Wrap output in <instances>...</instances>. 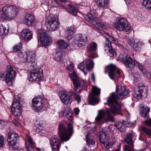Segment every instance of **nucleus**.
Segmentation results:
<instances>
[{"mask_svg":"<svg viewBox=\"0 0 151 151\" xmlns=\"http://www.w3.org/2000/svg\"><path fill=\"white\" fill-rule=\"evenodd\" d=\"M101 89L96 86H93L92 93H90L88 96V99L91 104L95 105L98 103V100L95 96H98L100 94Z\"/></svg>","mask_w":151,"mask_h":151,"instance_id":"obj_12","label":"nucleus"},{"mask_svg":"<svg viewBox=\"0 0 151 151\" xmlns=\"http://www.w3.org/2000/svg\"><path fill=\"white\" fill-rule=\"evenodd\" d=\"M120 60H122L125 63L126 66L130 68H133L136 64L132 58L126 54H121L119 56Z\"/></svg>","mask_w":151,"mask_h":151,"instance_id":"obj_14","label":"nucleus"},{"mask_svg":"<svg viewBox=\"0 0 151 151\" xmlns=\"http://www.w3.org/2000/svg\"><path fill=\"white\" fill-rule=\"evenodd\" d=\"M109 130V129L108 127H105L102 129V132H101V133L107 135V133Z\"/></svg>","mask_w":151,"mask_h":151,"instance_id":"obj_50","label":"nucleus"},{"mask_svg":"<svg viewBox=\"0 0 151 151\" xmlns=\"http://www.w3.org/2000/svg\"><path fill=\"white\" fill-rule=\"evenodd\" d=\"M12 122L16 126H18L19 124L18 122L15 120H13L12 121Z\"/></svg>","mask_w":151,"mask_h":151,"instance_id":"obj_57","label":"nucleus"},{"mask_svg":"<svg viewBox=\"0 0 151 151\" xmlns=\"http://www.w3.org/2000/svg\"><path fill=\"white\" fill-rule=\"evenodd\" d=\"M145 106L143 104H141L140 105V108H141V109H145Z\"/></svg>","mask_w":151,"mask_h":151,"instance_id":"obj_63","label":"nucleus"},{"mask_svg":"<svg viewBox=\"0 0 151 151\" xmlns=\"http://www.w3.org/2000/svg\"><path fill=\"white\" fill-rule=\"evenodd\" d=\"M4 78V74L3 73L0 72V78Z\"/></svg>","mask_w":151,"mask_h":151,"instance_id":"obj_60","label":"nucleus"},{"mask_svg":"<svg viewBox=\"0 0 151 151\" xmlns=\"http://www.w3.org/2000/svg\"><path fill=\"white\" fill-rule=\"evenodd\" d=\"M12 114L15 116L21 115L22 111L21 105L18 100H14L11 107Z\"/></svg>","mask_w":151,"mask_h":151,"instance_id":"obj_15","label":"nucleus"},{"mask_svg":"<svg viewBox=\"0 0 151 151\" xmlns=\"http://www.w3.org/2000/svg\"><path fill=\"white\" fill-rule=\"evenodd\" d=\"M19 140L18 135L17 134L14 132L8 133L7 141L10 147L17 149L19 145Z\"/></svg>","mask_w":151,"mask_h":151,"instance_id":"obj_7","label":"nucleus"},{"mask_svg":"<svg viewBox=\"0 0 151 151\" xmlns=\"http://www.w3.org/2000/svg\"><path fill=\"white\" fill-rule=\"evenodd\" d=\"M68 132H67L66 128L64 125L60 124L59 125V136L63 142H66L69 140L73 133V127L72 124L68 123Z\"/></svg>","mask_w":151,"mask_h":151,"instance_id":"obj_3","label":"nucleus"},{"mask_svg":"<svg viewBox=\"0 0 151 151\" xmlns=\"http://www.w3.org/2000/svg\"><path fill=\"white\" fill-rule=\"evenodd\" d=\"M114 27L120 31H125L129 34L131 31V26L125 18H120L117 19L113 24Z\"/></svg>","mask_w":151,"mask_h":151,"instance_id":"obj_5","label":"nucleus"},{"mask_svg":"<svg viewBox=\"0 0 151 151\" xmlns=\"http://www.w3.org/2000/svg\"><path fill=\"white\" fill-rule=\"evenodd\" d=\"M27 142L26 143V147L28 151H34V148L35 147V144L33 142L32 139L29 136L26 137Z\"/></svg>","mask_w":151,"mask_h":151,"instance_id":"obj_24","label":"nucleus"},{"mask_svg":"<svg viewBox=\"0 0 151 151\" xmlns=\"http://www.w3.org/2000/svg\"><path fill=\"white\" fill-rule=\"evenodd\" d=\"M62 114L64 116L65 114V116L70 120H72L73 119V114L72 112L70 111H68L67 110L65 109L63 110L62 112Z\"/></svg>","mask_w":151,"mask_h":151,"instance_id":"obj_34","label":"nucleus"},{"mask_svg":"<svg viewBox=\"0 0 151 151\" xmlns=\"http://www.w3.org/2000/svg\"><path fill=\"white\" fill-rule=\"evenodd\" d=\"M65 6H67V8L68 9V11L72 15L76 16L78 12V10L75 6L72 4H70L69 2L65 4Z\"/></svg>","mask_w":151,"mask_h":151,"instance_id":"obj_27","label":"nucleus"},{"mask_svg":"<svg viewBox=\"0 0 151 151\" xmlns=\"http://www.w3.org/2000/svg\"><path fill=\"white\" fill-rule=\"evenodd\" d=\"M150 109L148 107L146 106L145 109H141L140 114L143 117L147 118L149 116V112Z\"/></svg>","mask_w":151,"mask_h":151,"instance_id":"obj_33","label":"nucleus"},{"mask_svg":"<svg viewBox=\"0 0 151 151\" xmlns=\"http://www.w3.org/2000/svg\"><path fill=\"white\" fill-rule=\"evenodd\" d=\"M57 44L61 49H66L68 46V45L67 43L65 42L63 40H58L57 42Z\"/></svg>","mask_w":151,"mask_h":151,"instance_id":"obj_32","label":"nucleus"},{"mask_svg":"<svg viewBox=\"0 0 151 151\" xmlns=\"http://www.w3.org/2000/svg\"><path fill=\"white\" fill-rule=\"evenodd\" d=\"M65 4L64 5L63 4H60L59 5V6L61 8L63 9H65V7L67 6H65Z\"/></svg>","mask_w":151,"mask_h":151,"instance_id":"obj_58","label":"nucleus"},{"mask_svg":"<svg viewBox=\"0 0 151 151\" xmlns=\"http://www.w3.org/2000/svg\"><path fill=\"white\" fill-rule=\"evenodd\" d=\"M138 69L141 70V69L143 68V67L139 63L138 64Z\"/></svg>","mask_w":151,"mask_h":151,"instance_id":"obj_61","label":"nucleus"},{"mask_svg":"<svg viewBox=\"0 0 151 151\" xmlns=\"http://www.w3.org/2000/svg\"><path fill=\"white\" fill-rule=\"evenodd\" d=\"M125 151H133V146L126 145L124 148Z\"/></svg>","mask_w":151,"mask_h":151,"instance_id":"obj_47","label":"nucleus"},{"mask_svg":"<svg viewBox=\"0 0 151 151\" xmlns=\"http://www.w3.org/2000/svg\"><path fill=\"white\" fill-rule=\"evenodd\" d=\"M38 36L40 40L41 44L45 47L49 45L51 42L50 37L44 30L42 29L39 30Z\"/></svg>","mask_w":151,"mask_h":151,"instance_id":"obj_9","label":"nucleus"},{"mask_svg":"<svg viewBox=\"0 0 151 151\" xmlns=\"http://www.w3.org/2000/svg\"><path fill=\"white\" fill-rule=\"evenodd\" d=\"M145 86L142 83H140L138 85L137 87L145 88Z\"/></svg>","mask_w":151,"mask_h":151,"instance_id":"obj_56","label":"nucleus"},{"mask_svg":"<svg viewBox=\"0 0 151 151\" xmlns=\"http://www.w3.org/2000/svg\"><path fill=\"white\" fill-rule=\"evenodd\" d=\"M87 39V36L85 34H77L74 37L75 42L79 47L84 46Z\"/></svg>","mask_w":151,"mask_h":151,"instance_id":"obj_18","label":"nucleus"},{"mask_svg":"<svg viewBox=\"0 0 151 151\" xmlns=\"http://www.w3.org/2000/svg\"><path fill=\"white\" fill-rule=\"evenodd\" d=\"M45 101V100L42 99L40 97L33 99L31 105L33 109L36 112L41 111L42 108L43 102Z\"/></svg>","mask_w":151,"mask_h":151,"instance_id":"obj_13","label":"nucleus"},{"mask_svg":"<svg viewBox=\"0 0 151 151\" xmlns=\"http://www.w3.org/2000/svg\"><path fill=\"white\" fill-rule=\"evenodd\" d=\"M115 125L119 130L120 132H123L125 130L126 126L121 122H116Z\"/></svg>","mask_w":151,"mask_h":151,"instance_id":"obj_39","label":"nucleus"},{"mask_svg":"<svg viewBox=\"0 0 151 151\" xmlns=\"http://www.w3.org/2000/svg\"><path fill=\"white\" fill-rule=\"evenodd\" d=\"M22 48V44L19 43L18 44L14 47L13 49L14 51H18L20 50Z\"/></svg>","mask_w":151,"mask_h":151,"instance_id":"obj_46","label":"nucleus"},{"mask_svg":"<svg viewBox=\"0 0 151 151\" xmlns=\"http://www.w3.org/2000/svg\"><path fill=\"white\" fill-rule=\"evenodd\" d=\"M142 131L145 133L148 136L151 135V130L147 128L143 127L141 128Z\"/></svg>","mask_w":151,"mask_h":151,"instance_id":"obj_43","label":"nucleus"},{"mask_svg":"<svg viewBox=\"0 0 151 151\" xmlns=\"http://www.w3.org/2000/svg\"><path fill=\"white\" fill-rule=\"evenodd\" d=\"M32 32L29 29H23L22 32V38L25 41H29L32 37Z\"/></svg>","mask_w":151,"mask_h":151,"instance_id":"obj_22","label":"nucleus"},{"mask_svg":"<svg viewBox=\"0 0 151 151\" xmlns=\"http://www.w3.org/2000/svg\"><path fill=\"white\" fill-rule=\"evenodd\" d=\"M24 22L27 25L32 26L34 24L35 19L34 16L32 14L27 13L24 18Z\"/></svg>","mask_w":151,"mask_h":151,"instance_id":"obj_21","label":"nucleus"},{"mask_svg":"<svg viewBox=\"0 0 151 151\" xmlns=\"http://www.w3.org/2000/svg\"><path fill=\"white\" fill-rule=\"evenodd\" d=\"M104 50L106 52H109L110 56L111 57H115L116 55V53L111 46V44L109 42H106L104 46Z\"/></svg>","mask_w":151,"mask_h":151,"instance_id":"obj_23","label":"nucleus"},{"mask_svg":"<svg viewBox=\"0 0 151 151\" xmlns=\"http://www.w3.org/2000/svg\"><path fill=\"white\" fill-rule=\"evenodd\" d=\"M6 31V27H4L2 25H0V35H2L4 34H6V33L7 32V30Z\"/></svg>","mask_w":151,"mask_h":151,"instance_id":"obj_45","label":"nucleus"},{"mask_svg":"<svg viewBox=\"0 0 151 151\" xmlns=\"http://www.w3.org/2000/svg\"><path fill=\"white\" fill-rule=\"evenodd\" d=\"M97 45L94 42L91 43L89 46L88 47V48L89 51H95L97 49Z\"/></svg>","mask_w":151,"mask_h":151,"instance_id":"obj_41","label":"nucleus"},{"mask_svg":"<svg viewBox=\"0 0 151 151\" xmlns=\"http://www.w3.org/2000/svg\"><path fill=\"white\" fill-rule=\"evenodd\" d=\"M129 43L130 45L133 47V49L135 51L140 50V46L142 45V43L139 40H132L130 41Z\"/></svg>","mask_w":151,"mask_h":151,"instance_id":"obj_26","label":"nucleus"},{"mask_svg":"<svg viewBox=\"0 0 151 151\" xmlns=\"http://www.w3.org/2000/svg\"><path fill=\"white\" fill-rule=\"evenodd\" d=\"M102 36L104 37L107 41L106 42L115 43L116 42V40L115 38L109 36L107 33H104L102 34Z\"/></svg>","mask_w":151,"mask_h":151,"instance_id":"obj_28","label":"nucleus"},{"mask_svg":"<svg viewBox=\"0 0 151 151\" xmlns=\"http://www.w3.org/2000/svg\"><path fill=\"white\" fill-rule=\"evenodd\" d=\"M129 92L124 85L117 86L115 92L109 97L107 102L104 103V104L111 106L110 109L113 114L122 115L121 106L117 102L116 99H122L123 97L127 95Z\"/></svg>","mask_w":151,"mask_h":151,"instance_id":"obj_1","label":"nucleus"},{"mask_svg":"<svg viewBox=\"0 0 151 151\" xmlns=\"http://www.w3.org/2000/svg\"><path fill=\"white\" fill-rule=\"evenodd\" d=\"M35 55V51L29 52L27 53V62H30L34 60Z\"/></svg>","mask_w":151,"mask_h":151,"instance_id":"obj_37","label":"nucleus"},{"mask_svg":"<svg viewBox=\"0 0 151 151\" xmlns=\"http://www.w3.org/2000/svg\"><path fill=\"white\" fill-rule=\"evenodd\" d=\"M91 78H92V79H93V81H95V75H94V74L93 73H92V74H91Z\"/></svg>","mask_w":151,"mask_h":151,"instance_id":"obj_62","label":"nucleus"},{"mask_svg":"<svg viewBox=\"0 0 151 151\" xmlns=\"http://www.w3.org/2000/svg\"><path fill=\"white\" fill-rule=\"evenodd\" d=\"M127 5L130 4L131 2V0H124Z\"/></svg>","mask_w":151,"mask_h":151,"instance_id":"obj_59","label":"nucleus"},{"mask_svg":"<svg viewBox=\"0 0 151 151\" xmlns=\"http://www.w3.org/2000/svg\"><path fill=\"white\" fill-rule=\"evenodd\" d=\"M59 96L62 101L65 104H67L69 103H70V97L65 93V92L61 91L59 92Z\"/></svg>","mask_w":151,"mask_h":151,"instance_id":"obj_25","label":"nucleus"},{"mask_svg":"<svg viewBox=\"0 0 151 151\" xmlns=\"http://www.w3.org/2000/svg\"><path fill=\"white\" fill-rule=\"evenodd\" d=\"M37 123L36 127L40 130H42L43 125L45 123L44 121L40 119H38L37 121Z\"/></svg>","mask_w":151,"mask_h":151,"instance_id":"obj_42","label":"nucleus"},{"mask_svg":"<svg viewBox=\"0 0 151 151\" xmlns=\"http://www.w3.org/2000/svg\"><path fill=\"white\" fill-rule=\"evenodd\" d=\"M144 88H145L137 87L135 88L134 89V95L135 96H134V97H136L138 98H142V93L143 91Z\"/></svg>","mask_w":151,"mask_h":151,"instance_id":"obj_31","label":"nucleus"},{"mask_svg":"<svg viewBox=\"0 0 151 151\" xmlns=\"http://www.w3.org/2000/svg\"><path fill=\"white\" fill-rule=\"evenodd\" d=\"M42 69L39 68L32 70L29 75L30 82L35 81L37 82L40 81L42 75Z\"/></svg>","mask_w":151,"mask_h":151,"instance_id":"obj_10","label":"nucleus"},{"mask_svg":"<svg viewBox=\"0 0 151 151\" xmlns=\"http://www.w3.org/2000/svg\"><path fill=\"white\" fill-rule=\"evenodd\" d=\"M139 139L140 140L142 141H145V139H143L141 136H140L139 137Z\"/></svg>","mask_w":151,"mask_h":151,"instance_id":"obj_64","label":"nucleus"},{"mask_svg":"<svg viewBox=\"0 0 151 151\" xmlns=\"http://www.w3.org/2000/svg\"><path fill=\"white\" fill-rule=\"evenodd\" d=\"M47 23L49 25L50 30L54 31L58 29L60 23L57 16L50 15L48 17Z\"/></svg>","mask_w":151,"mask_h":151,"instance_id":"obj_8","label":"nucleus"},{"mask_svg":"<svg viewBox=\"0 0 151 151\" xmlns=\"http://www.w3.org/2000/svg\"><path fill=\"white\" fill-rule=\"evenodd\" d=\"M74 28L72 27H68L65 32L66 37L68 40H70L73 34Z\"/></svg>","mask_w":151,"mask_h":151,"instance_id":"obj_30","label":"nucleus"},{"mask_svg":"<svg viewBox=\"0 0 151 151\" xmlns=\"http://www.w3.org/2000/svg\"><path fill=\"white\" fill-rule=\"evenodd\" d=\"M74 67V65L71 63L70 64V66L67 68V69L71 71L73 70Z\"/></svg>","mask_w":151,"mask_h":151,"instance_id":"obj_52","label":"nucleus"},{"mask_svg":"<svg viewBox=\"0 0 151 151\" xmlns=\"http://www.w3.org/2000/svg\"><path fill=\"white\" fill-rule=\"evenodd\" d=\"M113 118V117L110 111L109 110H107L105 112L103 110L99 111L95 119L97 122H99L102 119L111 120Z\"/></svg>","mask_w":151,"mask_h":151,"instance_id":"obj_16","label":"nucleus"},{"mask_svg":"<svg viewBox=\"0 0 151 151\" xmlns=\"http://www.w3.org/2000/svg\"><path fill=\"white\" fill-rule=\"evenodd\" d=\"M17 12L18 10L15 6L7 5L3 7L0 16L6 20H9L15 17Z\"/></svg>","mask_w":151,"mask_h":151,"instance_id":"obj_4","label":"nucleus"},{"mask_svg":"<svg viewBox=\"0 0 151 151\" xmlns=\"http://www.w3.org/2000/svg\"><path fill=\"white\" fill-rule=\"evenodd\" d=\"M86 142L89 145H93L95 144V141L91 139L90 137V134L88 133L86 136Z\"/></svg>","mask_w":151,"mask_h":151,"instance_id":"obj_40","label":"nucleus"},{"mask_svg":"<svg viewBox=\"0 0 151 151\" xmlns=\"http://www.w3.org/2000/svg\"><path fill=\"white\" fill-rule=\"evenodd\" d=\"M107 71L109 73V76L111 79L113 80L116 76V72L119 75H120L121 72L119 69L116 68V66L112 64H111L106 67Z\"/></svg>","mask_w":151,"mask_h":151,"instance_id":"obj_19","label":"nucleus"},{"mask_svg":"<svg viewBox=\"0 0 151 151\" xmlns=\"http://www.w3.org/2000/svg\"><path fill=\"white\" fill-rule=\"evenodd\" d=\"M140 70L142 72L143 74L145 76L146 78H148L149 77V74L147 73L146 70L145 68H143Z\"/></svg>","mask_w":151,"mask_h":151,"instance_id":"obj_48","label":"nucleus"},{"mask_svg":"<svg viewBox=\"0 0 151 151\" xmlns=\"http://www.w3.org/2000/svg\"><path fill=\"white\" fill-rule=\"evenodd\" d=\"M74 111L76 115L78 114H79L80 111L77 108H75L74 109Z\"/></svg>","mask_w":151,"mask_h":151,"instance_id":"obj_55","label":"nucleus"},{"mask_svg":"<svg viewBox=\"0 0 151 151\" xmlns=\"http://www.w3.org/2000/svg\"><path fill=\"white\" fill-rule=\"evenodd\" d=\"M70 76L74 86V89L70 90L69 92V94L74 97L78 104L81 101V97L77 93L81 92L84 87L86 86V84L77 76L74 71L73 73L70 74Z\"/></svg>","mask_w":151,"mask_h":151,"instance_id":"obj_2","label":"nucleus"},{"mask_svg":"<svg viewBox=\"0 0 151 151\" xmlns=\"http://www.w3.org/2000/svg\"><path fill=\"white\" fill-rule=\"evenodd\" d=\"M106 134L101 133L99 136V138L100 141L101 143L104 144V142L106 140Z\"/></svg>","mask_w":151,"mask_h":151,"instance_id":"obj_44","label":"nucleus"},{"mask_svg":"<svg viewBox=\"0 0 151 151\" xmlns=\"http://www.w3.org/2000/svg\"><path fill=\"white\" fill-rule=\"evenodd\" d=\"M19 59V60L23 62H27V53L20 52L18 53Z\"/></svg>","mask_w":151,"mask_h":151,"instance_id":"obj_29","label":"nucleus"},{"mask_svg":"<svg viewBox=\"0 0 151 151\" xmlns=\"http://www.w3.org/2000/svg\"><path fill=\"white\" fill-rule=\"evenodd\" d=\"M141 1L146 9L151 10V0H141Z\"/></svg>","mask_w":151,"mask_h":151,"instance_id":"obj_36","label":"nucleus"},{"mask_svg":"<svg viewBox=\"0 0 151 151\" xmlns=\"http://www.w3.org/2000/svg\"><path fill=\"white\" fill-rule=\"evenodd\" d=\"M98 14L95 11L92 10L90 11V14L86 15L85 17L86 19L91 24H92L96 27L101 28H105L106 24L104 22H97V21Z\"/></svg>","mask_w":151,"mask_h":151,"instance_id":"obj_6","label":"nucleus"},{"mask_svg":"<svg viewBox=\"0 0 151 151\" xmlns=\"http://www.w3.org/2000/svg\"><path fill=\"white\" fill-rule=\"evenodd\" d=\"M133 135L132 133H129L127 135L126 138L124 139L125 141L128 144H132L133 143Z\"/></svg>","mask_w":151,"mask_h":151,"instance_id":"obj_38","label":"nucleus"},{"mask_svg":"<svg viewBox=\"0 0 151 151\" xmlns=\"http://www.w3.org/2000/svg\"><path fill=\"white\" fill-rule=\"evenodd\" d=\"M4 124L5 122L1 120H0V129L3 128L4 127Z\"/></svg>","mask_w":151,"mask_h":151,"instance_id":"obj_54","label":"nucleus"},{"mask_svg":"<svg viewBox=\"0 0 151 151\" xmlns=\"http://www.w3.org/2000/svg\"><path fill=\"white\" fill-rule=\"evenodd\" d=\"M95 2L98 6L101 7L106 6L109 3L108 0H98Z\"/></svg>","mask_w":151,"mask_h":151,"instance_id":"obj_35","label":"nucleus"},{"mask_svg":"<svg viewBox=\"0 0 151 151\" xmlns=\"http://www.w3.org/2000/svg\"><path fill=\"white\" fill-rule=\"evenodd\" d=\"M50 143L52 151H59L61 145L60 141L56 138L52 137L50 138Z\"/></svg>","mask_w":151,"mask_h":151,"instance_id":"obj_20","label":"nucleus"},{"mask_svg":"<svg viewBox=\"0 0 151 151\" xmlns=\"http://www.w3.org/2000/svg\"><path fill=\"white\" fill-rule=\"evenodd\" d=\"M4 139L2 136H0V147H2L4 145Z\"/></svg>","mask_w":151,"mask_h":151,"instance_id":"obj_51","label":"nucleus"},{"mask_svg":"<svg viewBox=\"0 0 151 151\" xmlns=\"http://www.w3.org/2000/svg\"><path fill=\"white\" fill-rule=\"evenodd\" d=\"M144 122V124L146 125L149 127H151V119L145 120Z\"/></svg>","mask_w":151,"mask_h":151,"instance_id":"obj_49","label":"nucleus"},{"mask_svg":"<svg viewBox=\"0 0 151 151\" xmlns=\"http://www.w3.org/2000/svg\"><path fill=\"white\" fill-rule=\"evenodd\" d=\"M94 63L91 59L85 60L80 63L78 65V67L84 73L85 70H90L93 67Z\"/></svg>","mask_w":151,"mask_h":151,"instance_id":"obj_17","label":"nucleus"},{"mask_svg":"<svg viewBox=\"0 0 151 151\" xmlns=\"http://www.w3.org/2000/svg\"><path fill=\"white\" fill-rule=\"evenodd\" d=\"M15 76L16 73L13 70L12 66L11 65L8 66L5 76V80L8 85L11 86L12 85V81Z\"/></svg>","mask_w":151,"mask_h":151,"instance_id":"obj_11","label":"nucleus"},{"mask_svg":"<svg viewBox=\"0 0 151 151\" xmlns=\"http://www.w3.org/2000/svg\"><path fill=\"white\" fill-rule=\"evenodd\" d=\"M30 62L31 63L30 65L31 67H34L36 65V62L35 61V59L34 60L31 61Z\"/></svg>","mask_w":151,"mask_h":151,"instance_id":"obj_53","label":"nucleus"}]
</instances>
